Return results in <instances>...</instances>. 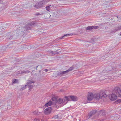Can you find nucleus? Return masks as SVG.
Returning a JSON list of instances; mask_svg holds the SVG:
<instances>
[{"label": "nucleus", "instance_id": "nucleus-31", "mask_svg": "<svg viewBox=\"0 0 121 121\" xmlns=\"http://www.w3.org/2000/svg\"><path fill=\"white\" fill-rule=\"evenodd\" d=\"M97 112V110H93L91 111V112L92 113H93V114H95V113H96Z\"/></svg>", "mask_w": 121, "mask_h": 121}, {"label": "nucleus", "instance_id": "nucleus-25", "mask_svg": "<svg viewBox=\"0 0 121 121\" xmlns=\"http://www.w3.org/2000/svg\"><path fill=\"white\" fill-rule=\"evenodd\" d=\"M18 80L16 79H13V80L12 82L13 83H17L18 82Z\"/></svg>", "mask_w": 121, "mask_h": 121}, {"label": "nucleus", "instance_id": "nucleus-11", "mask_svg": "<svg viewBox=\"0 0 121 121\" xmlns=\"http://www.w3.org/2000/svg\"><path fill=\"white\" fill-rule=\"evenodd\" d=\"M73 34H68L64 35L63 36H62L60 37H59L56 40H58L62 39L63 38L65 37H66L68 36H69L70 35H72Z\"/></svg>", "mask_w": 121, "mask_h": 121}, {"label": "nucleus", "instance_id": "nucleus-35", "mask_svg": "<svg viewBox=\"0 0 121 121\" xmlns=\"http://www.w3.org/2000/svg\"><path fill=\"white\" fill-rule=\"evenodd\" d=\"M40 120L39 119L37 118H35L33 120V121H40Z\"/></svg>", "mask_w": 121, "mask_h": 121}, {"label": "nucleus", "instance_id": "nucleus-3", "mask_svg": "<svg viewBox=\"0 0 121 121\" xmlns=\"http://www.w3.org/2000/svg\"><path fill=\"white\" fill-rule=\"evenodd\" d=\"M66 101V99L65 97V99H62L60 98L58 99H56V103H55V107L56 108H58L59 107V106L58 105V104H63V105L67 103V102L65 103Z\"/></svg>", "mask_w": 121, "mask_h": 121}, {"label": "nucleus", "instance_id": "nucleus-21", "mask_svg": "<svg viewBox=\"0 0 121 121\" xmlns=\"http://www.w3.org/2000/svg\"><path fill=\"white\" fill-rule=\"evenodd\" d=\"M108 10V12H109L111 10V7L109 5L106 6V10Z\"/></svg>", "mask_w": 121, "mask_h": 121}, {"label": "nucleus", "instance_id": "nucleus-9", "mask_svg": "<svg viewBox=\"0 0 121 121\" xmlns=\"http://www.w3.org/2000/svg\"><path fill=\"white\" fill-rule=\"evenodd\" d=\"M23 30H25V31L26 32L27 30H30L32 27L30 25L29 23L27 25H26L24 27H23Z\"/></svg>", "mask_w": 121, "mask_h": 121}, {"label": "nucleus", "instance_id": "nucleus-49", "mask_svg": "<svg viewBox=\"0 0 121 121\" xmlns=\"http://www.w3.org/2000/svg\"><path fill=\"white\" fill-rule=\"evenodd\" d=\"M108 78H106V80L108 79Z\"/></svg>", "mask_w": 121, "mask_h": 121}, {"label": "nucleus", "instance_id": "nucleus-40", "mask_svg": "<svg viewBox=\"0 0 121 121\" xmlns=\"http://www.w3.org/2000/svg\"><path fill=\"white\" fill-rule=\"evenodd\" d=\"M50 53H51V54H53V52L52 51H50L49 52Z\"/></svg>", "mask_w": 121, "mask_h": 121}, {"label": "nucleus", "instance_id": "nucleus-12", "mask_svg": "<svg viewBox=\"0 0 121 121\" xmlns=\"http://www.w3.org/2000/svg\"><path fill=\"white\" fill-rule=\"evenodd\" d=\"M67 73L66 71H60L58 73L57 75L61 76Z\"/></svg>", "mask_w": 121, "mask_h": 121}, {"label": "nucleus", "instance_id": "nucleus-1", "mask_svg": "<svg viewBox=\"0 0 121 121\" xmlns=\"http://www.w3.org/2000/svg\"><path fill=\"white\" fill-rule=\"evenodd\" d=\"M117 96L121 97V90L118 87H115L112 92V94L108 95V97L110 100L114 101L117 99Z\"/></svg>", "mask_w": 121, "mask_h": 121}, {"label": "nucleus", "instance_id": "nucleus-33", "mask_svg": "<svg viewBox=\"0 0 121 121\" xmlns=\"http://www.w3.org/2000/svg\"><path fill=\"white\" fill-rule=\"evenodd\" d=\"M28 86H29V89H30L32 88L33 87V85H31Z\"/></svg>", "mask_w": 121, "mask_h": 121}, {"label": "nucleus", "instance_id": "nucleus-14", "mask_svg": "<svg viewBox=\"0 0 121 121\" xmlns=\"http://www.w3.org/2000/svg\"><path fill=\"white\" fill-rule=\"evenodd\" d=\"M15 36V35H8L7 36V39H8L11 40V39H12Z\"/></svg>", "mask_w": 121, "mask_h": 121}, {"label": "nucleus", "instance_id": "nucleus-7", "mask_svg": "<svg viewBox=\"0 0 121 121\" xmlns=\"http://www.w3.org/2000/svg\"><path fill=\"white\" fill-rule=\"evenodd\" d=\"M87 98L88 101H91L94 99V95L92 93H88L87 96Z\"/></svg>", "mask_w": 121, "mask_h": 121}, {"label": "nucleus", "instance_id": "nucleus-17", "mask_svg": "<svg viewBox=\"0 0 121 121\" xmlns=\"http://www.w3.org/2000/svg\"><path fill=\"white\" fill-rule=\"evenodd\" d=\"M50 1V0H43L42 1V4L43 5L46 4L47 3Z\"/></svg>", "mask_w": 121, "mask_h": 121}, {"label": "nucleus", "instance_id": "nucleus-15", "mask_svg": "<svg viewBox=\"0 0 121 121\" xmlns=\"http://www.w3.org/2000/svg\"><path fill=\"white\" fill-rule=\"evenodd\" d=\"M105 113V110H101L99 112V114L102 115L103 116L104 115Z\"/></svg>", "mask_w": 121, "mask_h": 121}, {"label": "nucleus", "instance_id": "nucleus-6", "mask_svg": "<svg viewBox=\"0 0 121 121\" xmlns=\"http://www.w3.org/2000/svg\"><path fill=\"white\" fill-rule=\"evenodd\" d=\"M65 98L66 99V101H67L70 100V99H71L73 101H76L78 99V98L76 96H65Z\"/></svg>", "mask_w": 121, "mask_h": 121}, {"label": "nucleus", "instance_id": "nucleus-2", "mask_svg": "<svg viewBox=\"0 0 121 121\" xmlns=\"http://www.w3.org/2000/svg\"><path fill=\"white\" fill-rule=\"evenodd\" d=\"M106 97V94L105 91H102L98 93H95L94 95V99L95 101H98L103 97Z\"/></svg>", "mask_w": 121, "mask_h": 121}, {"label": "nucleus", "instance_id": "nucleus-16", "mask_svg": "<svg viewBox=\"0 0 121 121\" xmlns=\"http://www.w3.org/2000/svg\"><path fill=\"white\" fill-rule=\"evenodd\" d=\"M30 72V71L29 70H23L21 72V73L22 74H27L28 73H29Z\"/></svg>", "mask_w": 121, "mask_h": 121}, {"label": "nucleus", "instance_id": "nucleus-13", "mask_svg": "<svg viewBox=\"0 0 121 121\" xmlns=\"http://www.w3.org/2000/svg\"><path fill=\"white\" fill-rule=\"evenodd\" d=\"M44 73L42 71H39L38 75L37 76L39 77H42L44 76Z\"/></svg>", "mask_w": 121, "mask_h": 121}, {"label": "nucleus", "instance_id": "nucleus-39", "mask_svg": "<svg viewBox=\"0 0 121 121\" xmlns=\"http://www.w3.org/2000/svg\"><path fill=\"white\" fill-rule=\"evenodd\" d=\"M53 5H49V6H49V7H51V8H52V7H53Z\"/></svg>", "mask_w": 121, "mask_h": 121}, {"label": "nucleus", "instance_id": "nucleus-32", "mask_svg": "<svg viewBox=\"0 0 121 121\" xmlns=\"http://www.w3.org/2000/svg\"><path fill=\"white\" fill-rule=\"evenodd\" d=\"M93 114L91 112H91L89 114V118L91 117Z\"/></svg>", "mask_w": 121, "mask_h": 121}, {"label": "nucleus", "instance_id": "nucleus-28", "mask_svg": "<svg viewBox=\"0 0 121 121\" xmlns=\"http://www.w3.org/2000/svg\"><path fill=\"white\" fill-rule=\"evenodd\" d=\"M6 7V6H5L4 7L0 8V10L1 11H3V10Z\"/></svg>", "mask_w": 121, "mask_h": 121}, {"label": "nucleus", "instance_id": "nucleus-22", "mask_svg": "<svg viewBox=\"0 0 121 121\" xmlns=\"http://www.w3.org/2000/svg\"><path fill=\"white\" fill-rule=\"evenodd\" d=\"M93 29L92 26H88L86 28V30H90Z\"/></svg>", "mask_w": 121, "mask_h": 121}, {"label": "nucleus", "instance_id": "nucleus-37", "mask_svg": "<svg viewBox=\"0 0 121 121\" xmlns=\"http://www.w3.org/2000/svg\"><path fill=\"white\" fill-rule=\"evenodd\" d=\"M108 21H109V22H110L111 23V19H109V18H106V22L107 21V22Z\"/></svg>", "mask_w": 121, "mask_h": 121}, {"label": "nucleus", "instance_id": "nucleus-26", "mask_svg": "<svg viewBox=\"0 0 121 121\" xmlns=\"http://www.w3.org/2000/svg\"><path fill=\"white\" fill-rule=\"evenodd\" d=\"M27 86V85H25V86H22L21 87V89H20V90H23L25 89L26 88V86Z\"/></svg>", "mask_w": 121, "mask_h": 121}, {"label": "nucleus", "instance_id": "nucleus-41", "mask_svg": "<svg viewBox=\"0 0 121 121\" xmlns=\"http://www.w3.org/2000/svg\"><path fill=\"white\" fill-rule=\"evenodd\" d=\"M44 70L46 72L48 71V70L47 69H44Z\"/></svg>", "mask_w": 121, "mask_h": 121}, {"label": "nucleus", "instance_id": "nucleus-47", "mask_svg": "<svg viewBox=\"0 0 121 121\" xmlns=\"http://www.w3.org/2000/svg\"><path fill=\"white\" fill-rule=\"evenodd\" d=\"M120 36H121V33L120 34Z\"/></svg>", "mask_w": 121, "mask_h": 121}, {"label": "nucleus", "instance_id": "nucleus-24", "mask_svg": "<svg viewBox=\"0 0 121 121\" xmlns=\"http://www.w3.org/2000/svg\"><path fill=\"white\" fill-rule=\"evenodd\" d=\"M121 102V99H117V100L116 101L114 102V103L115 104H117L118 103H119Z\"/></svg>", "mask_w": 121, "mask_h": 121}, {"label": "nucleus", "instance_id": "nucleus-4", "mask_svg": "<svg viewBox=\"0 0 121 121\" xmlns=\"http://www.w3.org/2000/svg\"><path fill=\"white\" fill-rule=\"evenodd\" d=\"M25 32V30H23V27H19L17 28V30L16 31V36H18L19 35L22 36L24 35V33Z\"/></svg>", "mask_w": 121, "mask_h": 121}, {"label": "nucleus", "instance_id": "nucleus-45", "mask_svg": "<svg viewBox=\"0 0 121 121\" xmlns=\"http://www.w3.org/2000/svg\"><path fill=\"white\" fill-rule=\"evenodd\" d=\"M105 70H103V72H102V73H103L104 72H105Z\"/></svg>", "mask_w": 121, "mask_h": 121}, {"label": "nucleus", "instance_id": "nucleus-27", "mask_svg": "<svg viewBox=\"0 0 121 121\" xmlns=\"http://www.w3.org/2000/svg\"><path fill=\"white\" fill-rule=\"evenodd\" d=\"M31 74L33 75H36V76H37L36 75L35 72L34 70L31 73Z\"/></svg>", "mask_w": 121, "mask_h": 121}, {"label": "nucleus", "instance_id": "nucleus-34", "mask_svg": "<svg viewBox=\"0 0 121 121\" xmlns=\"http://www.w3.org/2000/svg\"><path fill=\"white\" fill-rule=\"evenodd\" d=\"M93 29H98L99 28V26H92Z\"/></svg>", "mask_w": 121, "mask_h": 121}, {"label": "nucleus", "instance_id": "nucleus-30", "mask_svg": "<svg viewBox=\"0 0 121 121\" xmlns=\"http://www.w3.org/2000/svg\"><path fill=\"white\" fill-rule=\"evenodd\" d=\"M46 10L48 11H49L51 9V7H49V6H46Z\"/></svg>", "mask_w": 121, "mask_h": 121}, {"label": "nucleus", "instance_id": "nucleus-23", "mask_svg": "<svg viewBox=\"0 0 121 121\" xmlns=\"http://www.w3.org/2000/svg\"><path fill=\"white\" fill-rule=\"evenodd\" d=\"M13 43H9V44L7 45L6 48H10L13 46Z\"/></svg>", "mask_w": 121, "mask_h": 121}, {"label": "nucleus", "instance_id": "nucleus-10", "mask_svg": "<svg viewBox=\"0 0 121 121\" xmlns=\"http://www.w3.org/2000/svg\"><path fill=\"white\" fill-rule=\"evenodd\" d=\"M43 4H42V3L41 1L39 2L38 4L35 5H34L33 6L35 7V8L37 9H38L40 7H41L43 5Z\"/></svg>", "mask_w": 121, "mask_h": 121}, {"label": "nucleus", "instance_id": "nucleus-51", "mask_svg": "<svg viewBox=\"0 0 121 121\" xmlns=\"http://www.w3.org/2000/svg\"><path fill=\"white\" fill-rule=\"evenodd\" d=\"M121 27L120 28H121Z\"/></svg>", "mask_w": 121, "mask_h": 121}, {"label": "nucleus", "instance_id": "nucleus-48", "mask_svg": "<svg viewBox=\"0 0 121 121\" xmlns=\"http://www.w3.org/2000/svg\"><path fill=\"white\" fill-rule=\"evenodd\" d=\"M101 121H104V120H102Z\"/></svg>", "mask_w": 121, "mask_h": 121}, {"label": "nucleus", "instance_id": "nucleus-43", "mask_svg": "<svg viewBox=\"0 0 121 121\" xmlns=\"http://www.w3.org/2000/svg\"><path fill=\"white\" fill-rule=\"evenodd\" d=\"M109 24V22H106V25H108V24Z\"/></svg>", "mask_w": 121, "mask_h": 121}, {"label": "nucleus", "instance_id": "nucleus-50", "mask_svg": "<svg viewBox=\"0 0 121 121\" xmlns=\"http://www.w3.org/2000/svg\"><path fill=\"white\" fill-rule=\"evenodd\" d=\"M41 121H43L42 120H41Z\"/></svg>", "mask_w": 121, "mask_h": 121}, {"label": "nucleus", "instance_id": "nucleus-38", "mask_svg": "<svg viewBox=\"0 0 121 121\" xmlns=\"http://www.w3.org/2000/svg\"><path fill=\"white\" fill-rule=\"evenodd\" d=\"M41 15V14H40L39 13H35V15H37V16H38V15Z\"/></svg>", "mask_w": 121, "mask_h": 121}, {"label": "nucleus", "instance_id": "nucleus-29", "mask_svg": "<svg viewBox=\"0 0 121 121\" xmlns=\"http://www.w3.org/2000/svg\"><path fill=\"white\" fill-rule=\"evenodd\" d=\"M29 23L30 25L32 27L35 24V22H31Z\"/></svg>", "mask_w": 121, "mask_h": 121}, {"label": "nucleus", "instance_id": "nucleus-36", "mask_svg": "<svg viewBox=\"0 0 121 121\" xmlns=\"http://www.w3.org/2000/svg\"><path fill=\"white\" fill-rule=\"evenodd\" d=\"M58 115H57L55 116L54 117V118H55V119H57H57H59Z\"/></svg>", "mask_w": 121, "mask_h": 121}, {"label": "nucleus", "instance_id": "nucleus-19", "mask_svg": "<svg viewBox=\"0 0 121 121\" xmlns=\"http://www.w3.org/2000/svg\"><path fill=\"white\" fill-rule=\"evenodd\" d=\"M32 83H34V82L33 81H31L30 80H29L27 81V86H29L30 85H31Z\"/></svg>", "mask_w": 121, "mask_h": 121}, {"label": "nucleus", "instance_id": "nucleus-42", "mask_svg": "<svg viewBox=\"0 0 121 121\" xmlns=\"http://www.w3.org/2000/svg\"><path fill=\"white\" fill-rule=\"evenodd\" d=\"M2 29V28L1 27H0V31Z\"/></svg>", "mask_w": 121, "mask_h": 121}, {"label": "nucleus", "instance_id": "nucleus-5", "mask_svg": "<svg viewBox=\"0 0 121 121\" xmlns=\"http://www.w3.org/2000/svg\"><path fill=\"white\" fill-rule=\"evenodd\" d=\"M56 102V98L55 97H53L52 98L51 100L45 104V106L46 107H48L51 105L53 104H55V103Z\"/></svg>", "mask_w": 121, "mask_h": 121}, {"label": "nucleus", "instance_id": "nucleus-46", "mask_svg": "<svg viewBox=\"0 0 121 121\" xmlns=\"http://www.w3.org/2000/svg\"><path fill=\"white\" fill-rule=\"evenodd\" d=\"M48 14V15H49L50 16V14Z\"/></svg>", "mask_w": 121, "mask_h": 121}, {"label": "nucleus", "instance_id": "nucleus-20", "mask_svg": "<svg viewBox=\"0 0 121 121\" xmlns=\"http://www.w3.org/2000/svg\"><path fill=\"white\" fill-rule=\"evenodd\" d=\"M73 67H72L69 68L68 69L65 71H66V73H67L71 71L72 70H73Z\"/></svg>", "mask_w": 121, "mask_h": 121}, {"label": "nucleus", "instance_id": "nucleus-44", "mask_svg": "<svg viewBox=\"0 0 121 121\" xmlns=\"http://www.w3.org/2000/svg\"><path fill=\"white\" fill-rule=\"evenodd\" d=\"M2 0H0V4L1 3H2Z\"/></svg>", "mask_w": 121, "mask_h": 121}, {"label": "nucleus", "instance_id": "nucleus-8", "mask_svg": "<svg viewBox=\"0 0 121 121\" xmlns=\"http://www.w3.org/2000/svg\"><path fill=\"white\" fill-rule=\"evenodd\" d=\"M52 110V108L51 107H49L44 110V112L45 114H48L50 113Z\"/></svg>", "mask_w": 121, "mask_h": 121}, {"label": "nucleus", "instance_id": "nucleus-18", "mask_svg": "<svg viewBox=\"0 0 121 121\" xmlns=\"http://www.w3.org/2000/svg\"><path fill=\"white\" fill-rule=\"evenodd\" d=\"M42 67L41 65H39L37 66L36 67V69L39 71H40Z\"/></svg>", "mask_w": 121, "mask_h": 121}]
</instances>
